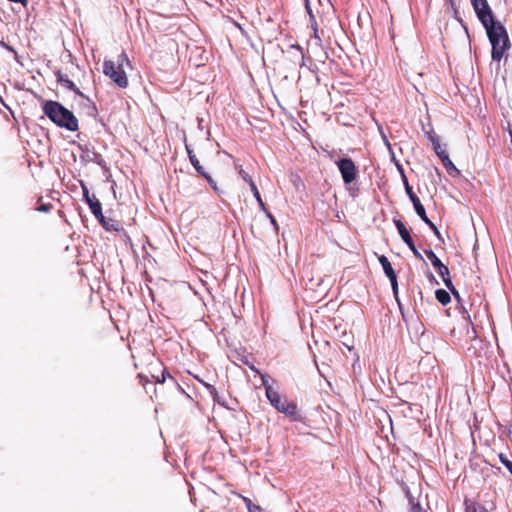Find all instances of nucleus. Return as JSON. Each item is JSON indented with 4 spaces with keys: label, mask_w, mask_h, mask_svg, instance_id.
<instances>
[{
    "label": "nucleus",
    "mask_w": 512,
    "mask_h": 512,
    "mask_svg": "<svg viewBox=\"0 0 512 512\" xmlns=\"http://www.w3.org/2000/svg\"><path fill=\"white\" fill-rule=\"evenodd\" d=\"M499 459L501 463L509 470V472L512 474V462L507 458L506 455L503 453L499 454Z\"/></svg>",
    "instance_id": "24"
},
{
    "label": "nucleus",
    "mask_w": 512,
    "mask_h": 512,
    "mask_svg": "<svg viewBox=\"0 0 512 512\" xmlns=\"http://www.w3.org/2000/svg\"><path fill=\"white\" fill-rule=\"evenodd\" d=\"M89 208L91 210V213L95 216L97 220H102L103 213H102V204L101 202L96 198V196L93 194L91 199H88Z\"/></svg>",
    "instance_id": "9"
},
{
    "label": "nucleus",
    "mask_w": 512,
    "mask_h": 512,
    "mask_svg": "<svg viewBox=\"0 0 512 512\" xmlns=\"http://www.w3.org/2000/svg\"><path fill=\"white\" fill-rule=\"evenodd\" d=\"M414 209L417 213V215L421 218L422 221L429 222V218L426 215V211L424 206L422 205L420 200H417L415 203H413Z\"/></svg>",
    "instance_id": "20"
},
{
    "label": "nucleus",
    "mask_w": 512,
    "mask_h": 512,
    "mask_svg": "<svg viewBox=\"0 0 512 512\" xmlns=\"http://www.w3.org/2000/svg\"><path fill=\"white\" fill-rule=\"evenodd\" d=\"M255 199L257 200L258 204L263 202L261 195L259 194V197L256 196Z\"/></svg>",
    "instance_id": "42"
},
{
    "label": "nucleus",
    "mask_w": 512,
    "mask_h": 512,
    "mask_svg": "<svg viewBox=\"0 0 512 512\" xmlns=\"http://www.w3.org/2000/svg\"><path fill=\"white\" fill-rule=\"evenodd\" d=\"M267 375H261L262 384L265 387V392L267 393V389H273L272 386L269 384Z\"/></svg>",
    "instance_id": "32"
},
{
    "label": "nucleus",
    "mask_w": 512,
    "mask_h": 512,
    "mask_svg": "<svg viewBox=\"0 0 512 512\" xmlns=\"http://www.w3.org/2000/svg\"><path fill=\"white\" fill-rule=\"evenodd\" d=\"M447 288L450 290V292H451V293H452V295L455 297V299H456L458 302H460V300H461L460 294H459L458 290L454 287V285L452 284V286L447 287Z\"/></svg>",
    "instance_id": "33"
},
{
    "label": "nucleus",
    "mask_w": 512,
    "mask_h": 512,
    "mask_svg": "<svg viewBox=\"0 0 512 512\" xmlns=\"http://www.w3.org/2000/svg\"><path fill=\"white\" fill-rule=\"evenodd\" d=\"M101 219L102 220H98V221L101 223V225L107 231H119L121 229V224L119 221L111 219V218H106L104 215H103V218H101Z\"/></svg>",
    "instance_id": "12"
},
{
    "label": "nucleus",
    "mask_w": 512,
    "mask_h": 512,
    "mask_svg": "<svg viewBox=\"0 0 512 512\" xmlns=\"http://www.w3.org/2000/svg\"><path fill=\"white\" fill-rule=\"evenodd\" d=\"M425 255L427 256V258L431 261L433 267L436 269L438 268L440 265H442L443 263L441 262V260L437 257V255L434 253L433 250L431 249H426L424 251Z\"/></svg>",
    "instance_id": "21"
},
{
    "label": "nucleus",
    "mask_w": 512,
    "mask_h": 512,
    "mask_svg": "<svg viewBox=\"0 0 512 512\" xmlns=\"http://www.w3.org/2000/svg\"><path fill=\"white\" fill-rule=\"evenodd\" d=\"M470 2L482 25H486L488 21L495 19L494 13L487 0H470Z\"/></svg>",
    "instance_id": "6"
},
{
    "label": "nucleus",
    "mask_w": 512,
    "mask_h": 512,
    "mask_svg": "<svg viewBox=\"0 0 512 512\" xmlns=\"http://www.w3.org/2000/svg\"><path fill=\"white\" fill-rule=\"evenodd\" d=\"M435 297L442 305H447L451 301L450 294L444 289H438L435 292Z\"/></svg>",
    "instance_id": "18"
},
{
    "label": "nucleus",
    "mask_w": 512,
    "mask_h": 512,
    "mask_svg": "<svg viewBox=\"0 0 512 512\" xmlns=\"http://www.w3.org/2000/svg\"><path fill=\"white\" fill-rule=\"evenodd\" d=\"M151 376L156 383L160 384H163L165 382L166 377L173 379V377L169 374L166 368L160 369L159 373H156L155 371L154 373L151 374Z\"/></svg>",
    "instance_id": "17"
},
{
    "label": "nucleus",
    "mask_w": 512,
    "mask_h": 512,
    "mask_svg": "<svg viewBox=\"0 0 512 512\" xmlns=\"http://www.w3.org/2000/svg\"><path fill=\"white\" fill-rule=\"evenodd\" d=\"M237 169H238V173L240 175V177L246 182L248 183V185H250L251 183H253V179L252 177L242 168V166H237Z\"/></svg>",
    "instance_id": "22"
},
{
    "label": "nucleus",
    "mask_w": 512,
    "mask_h": 512,
    "mask_svg": "<svg viewBox=\"0 0 512 512\" xmlns=\"http://www.w3.org/2000/svg\"><path fill=\"white\" fill-rule=\"evenodd\" d=\"M483 27L486 30L488 39L492 46V60L500 62L506 51L511 46L507 30L504 25L496 19L488 21V23L483 25Z\"/></svg>",
    "instance_id": "1"
},
{
    "label": "nucleus",
    "mask_w": 512,
    "mask_h": 512,
    "mask_svg": "<svg viewBox=\"0 0 512 512\" xmlns=\"http://www.w3.org/2000/svg\"><path fill=\"white\" fill-rule=\"evenodd\" d=\"M343 182L348 185L354 182L358 177V168L354 161L349 157L340 158L335 162Z\"/></svg>",
    "instance_id": "5"
},
{
    "label": "nucleus",
    "mask_w": 512,
    "mask_h": 512,
    "mask_svg": "<svg viewBox=\"0 0 512 512\" xmlns=\"http://www.w3.org/2000/svg\"><path fill=\"white\" fill-rule=\"evenodd\" d=\"M410 502L412 504L411 512H426L419 503H414L413 499H410Z\"/></svg>",
    "instance_id": "30"
},
{
    "label": "nucleus",
    "mask_w": 512,
    "mask_h": 512,
    "mask_svg": "<svg viewBox=\"0 0 512 512\" xmlns=\"http://www.w3.org/2000/svg\"><path fill=\"white\" fill-rule=\"evenodd\" d=\"M378 260H379L386 276L388 278H394V276H396V273H395L391 263L389 262L388 258L384 255H381L378 257Z\"/></svg>",
    "instance_id": "13"
},
{
    "label": "nucleus",
    "mask_w": 512,
    "mask_h": 512,
    "mask_svg": "<svg viewBox=\"0 0 512 512\" xmlns=\"http://www.w3.org/2000/svg\"><path fill=\"white\" fill-rule=\"evenodd\" d=\"M266 216L270 219V221L274 225V227L276 229H278V223H277L276 219L274 218V216L270 212H267Z\"/></svg>",
    "instance_id": "37"
},
{
    "label": "nucleus",
    "mask_w": 512,
    "mask_h": 512,
    "mask_svg": "<svg viewBox=\"0 0 512 512\" xmlns=\"http://www.w3.org/2000/svg\"><path fill=\"white\" fill-rule=\"evenodd\" d=\"M205 386L208 388L210 394L214 397V399H216V396H217L216 388L209 384H205Z\"/></svg>",
    "instance_id": "36"
},
{
    "label": "nucleus",
    "mask_w": 512,
    "mask_h": 512,
    "mask_svg": "<svg viewBox=\"0 0 512 512\" xmlns=\"http://www.w3.org/2000/svg\"><path fill=\"white\" fill-rule=\"evenodd\" d=\"M83 196L87 203H88V199H91V197H92V195L89 194V191L85 186H83Z\"/></svg>",
    "instance_id": "39"
},
{
    "label": "nucleus",
    "mask_w": 512,
    "mask_h": 512,
    "mask_svg": "<svg viewBox=\"0 0 512 512\" xmlns=\"http://www.w3.org/2000/svg\"><path fill=\"white\" fill-rule=\"evenodd\" d=\"M185 148H186L187 154L189 156V160H190L192 166L197 171V173L200 174L202 177H204L207 180V182L212 183V177L207 172H205L204 168L201 166V164H200L198 158L196 157V155L194 154L193 150L190 149V147L187 144L185 145Z\"/></svg>",
    "instance_id": "8"
},
{
    "label": "nucleus",
    "mask_w": 512,
    "mask_h": 512,
    "mask_svg": "<svg viewBox=\"0 0 512 512\" xmlns=\"http://www.w3.org/2000/svg\"><path fill=\"white\" fill-rule=\"evenodd\" d=\"M391 282V286L394 292V295L397 297L398 294V283H397V276H394V278H389Z\"/></svg>",
    "instance_id": "31"
},
{
    "label": "nucleus",
    "mask_w": 512,
    "mask_h": 512,
    "mask_svg": "<svg viewBox=\"0 0 512 512\" xmlns=\"http://www.w3.org/2000/svg\"><path fill=\"white\" fill-rule=\"evenodd\" d=\"M310 19H311V28L313 30L312 37L315 40V45L321 46L322 45V38H321V33L319 31V28H318L317 21L315 20V17L312 14H310Z\"/></svg>",
    "instance_id": "16"
},
{
    "label": "nucleus",
    "mask_w": 512,
    "mask_h": 512,
    "mask_svg": "<svg viewBox=\"0 0 512 512\" xmlns=\"http://www.w3.org/2000/svg\"><path fill=\"white\" fill-rule=\"evenodd\" d=\"M138 378L140 380V383L142 384L143 387L146 386L147 383H149V379L147 376H144L143 374H139L138 375Z\"/></svg>",
    "instance_id": "35"
},
{
    "label": "nucleus",
    "mask_w": 512,
    "mask_h": 512,
    "mask_svg": "<svg viewBox=\"0 0 512 512\" xmlns=\"http://www.w3.org/2000/svg\"><path fill=\"white\" fill-rule=\"evenodd\" d=\"M267 398L278 412L285 414L291 421L302 420L297 404L293 401H288L287 398L281 397L278 391L267 389Z\"/></svg>",
    "instance_id": "4"
},
{
    "label": "nucleus",
    "mask_w": 512,
    "mask_h": 512,
    "mask_svg": "<svg viewBox=\"0 0 512 512\" xmlns=\"http://www.w3.org/2000/svg\"><path fill=\"white\" fill-rule=\"evenodd\" d=\"M244 500H245V502H246V505H247V508H248V511H249V512H262L261 507H260V506H258V505H254V504H252V502H251V500H250V499L245 498Z\"/></svg>",
    "instance_id": "25"
},
{
    "label": "nucleus",
    "mask_w": 512,
    "mask_h": 512,
    "mask_svg": "<svg viewBox=\"0 0 512 512\" xmlns=\"http://www.w3.org/2000/svg\"><path fill=\"white\" fill-rule=\"evenodd\" d=\"M208 183L210 184V186L212 187V189L214 191H216V192L218 191L217 184H216V182L213 179H212V183L211 182H208Z\"/></svg>",
    "instance_id": "41"
},
{
    "label": "nucleus",
    "mask_w": 512,
    "mask_h": 512,
    "mask_svg": "<svg viewBox=\"0 0 512 512\" xmlns=\"http://www.w3.org/2000/svg\"><path fill=\"white\" fill-rule=\"evenodd\" d=\"M466 512H488L486 508L480 505H476L472 503L470 505H466Z\"/></svg>",
    "instance_id": "23"
},
{
    "label": "nucleus",
    "mask_w": 512,
    "mask_h": 512,
    "mask_svg": "<svg viewBox=\"0 0 512 512\" xmlns=\"http://www.w3.org/2000/svg\"><path fill=\"white\" fill-rule=\"evenodd\" d=\"M292 49H295L298 52V55L300 56V59L303 61L304 60V55H303L302 48L299 45H296V46H292Z\"/></svg>",
    "instance_id": "38"
},
{
    "label": "nucleus",
    "mask_w": 512,
    "mask_h": 512,
    "mask_svg": "<svg viewBox=\"0 0 512 512\" xmlns=\"http://www.w3.org/2000/svg\"><path fill=\"white\" fill-rule=\"evenodd\" d=\"M439 158L449 175L455 176L459 174V170L455 167L446 152L439 153Z\"/></svg>",
    "instance_id": "10"
},
{
    "label": "nucleus",
    "mask_w": 512,
    "mask_h": 512,
    "mask_svg": "<svg viewBox=\"0 0 512 512\" xmlns=\"http://www.w3.org/2000/svg\"><path fill=\"white\" fill-rule=\"evenodd\" d=\"M409 249L412 251L413 255L417 258V259H420V260H423V257L421 255V253L418 251V249L416 248L415 244H414V241H411L410 243L406 244Z\"/></svg>",
    "instance_id": "27"
},
{
    "label": "nucleus",
    "mask_w": 512,
    "mask_h": 512,
    "mask_svg": "<svg viewBox=\"0 0 512 512\" xmlns=\"http://www.w3.org/2000/svg\"><path fill=\"white\" fill-rule=\"evenodd\" d=\"M259 207L267 215V212H269V211H268L265 203L264 202L259 203Z\"/></svg>",
    "instance_id": "40"
},
{
    "label": "nucleus",
    "mask_w": 512,
    "mask_h": 512,
    "mask_svg": "<svg viewBox=\"0 0 512 512\" xmlns=\"http://www.w3.org/2000/svg\"><path fill=\"white\" fill-rule=\"evenodd\" d=\"M394 224L398 230V233L401 237V239L406 243H410L411 241H413L411 235H410V232L409 230L407 229V227L405 226V224L399 220V219H394Z\"/></svg>",
    "instance_id": "11"
},
{
    "label": "nucleus",
    "mask_w": 512,
    "mask_h": 512,
    "mask_svg": "<svg viewBox=\"0 0 512 512\" xmlns=\"http://www.w3.org/2000/svg\"><path fill=\"white\" fill-rule=\"evenodd\" d=\"M132 69V64L125 52L117 55L115 59L105 60L103 73L119 88L125 89L129 85L127 70Z\"/></svg>",
    "instance_id": "3"
},
{
    "label": "nucleus",
    "mask_w": 512,
    "mask_h": 512,
    "mask_svg": "<svg viewBox=\"0 0 512 512\" xmlns=\"http://www.w3.org/2000/svg\"><path fill=\"white\" fill-rule=\"evenodd\" d=\"M438 274L440 275V277L442 278L444 284L446 287H450L452 286V281H451V278H450V271L448 269V267L444 264L440 265L438 268H436Z\"/></svg>",
    "instance_id": "14"
},
{
    "label": "nucleus",
    "mask_w": 512,
    "mask_h": 512,
    "mask_svg": "<svg viewBox=\"0 0 512 512\" xmlns=\"http://www.w3.org/2000/svg\"><path fill=\"white\" fill-rule=\"evenodd\" d=\"M401 171V176H402V180H403V184H404V187H405V191L409 197V199L411 200L412 203H415L417 200H420L417 195L413 192V189L412 187L410 186L409 182H408V179L404 173V171L402 169H400Z\"/></svg>",
    "instance_id": "15"
},
{
    "label": "nucleus",
    "mask_w": 512,
    "mask_h": 512,
    "mask_svg": "<svg viewBox=\"0 0 512 512\" xmlns=\"http://www.w3.org/2000/svg\"><path fill=\"white\" fill-rule=\"evenodd\" d=\"M426 224L430 227V229L433 231L436 237L440 239L441 235L436 225L431 220H429V222H426Z\"/></svg>",
    "instance_id": "29"
},
{
    "label": "nucleus",
    "mask_w": 512,
    "mask_h": 512,
    "mask_svg": "<svg viewBox=\"0 0 512 512\" xmlns=\"http://www.w3.org/2000/svg\"><path fill=\"white\" fill-rule=\"evenodd\" d=\"M53 208V205L51 203H43L40 204L36 209L40 212L48 213Z\"/></svg>",
    "instance_id": "28"
},
{
    "label": "nucleus",
    "mask_w": 512,
    "mask_h": 512,
    "mask_svg": "<svg viewBox=\"0 0 512 512\" xmlns=\"http://www.w3.org/2000/svg\"><path fill=\"white\" fill-rule=\"evenodd\" d=\"M409 249L412 251L413 255L417 258V259H420V260H423V257L421 255V253L418 251V249L416 248L415 244H414V241H411L410 243L406 244Z\"/></svg>",
    "instance_id": "26"
},
{
    "label": "nucleus",
    "mask_w": 512,
    "mask_h": 512,
    "mask_svg": "<svg viewBox=\"0 0 512 512\" xmlns=\"http://www.w3.org/2000/svg\"><path fill=\"white\" fill-rule=\"evenodd\" d=\"M428 138L432 142L433 149L438 157H439V153L446 152L445 150H443L441 148L439 137L437 136V134L435 132L428 133Z\"/></svg>",
    "instance_id": "19"
},
{
    "label": "nucleus",
    "mask_w": 512,
    "mask_h": 512,
    "mask_svg": "<svg viewBox=\"0 0 512 512\" xmlns=\"http://www.w3.org/2000/svg\"><path fill=\"white\" fill-rule=\"evenodd\" d=\"M54 74L56 76L57 82L61 86L65 87L66 89H68L70 91H73L75 94L79 95L80 97H82L90 102V99L83 92H81L78 87H76L74 82H72L68 78L67 74L63 73L61 70L55 71Z\"/></svg>",
    "instance_id": "7"
},
{
    "label": "nucleus",
    "mask_w": 512,
    "mask_h": 512,
    "mask_svg": "<svg viewBox=\"0 0 512 512\" xmlns=\"http://www.w3.org/2000/svg\"><path fill=\"white\" fill-rule=\"evenodd\" d=\"M249 186H250V189H251V191H252V193H253L254 197H256V196H258V197H259L260 192H259V190H258V188H257V186H256V184H255V182L251 183Z\"/></svg>",
    "instance_id": "34"
},
{
    "label": "nucleus",
    "mask_w": 512,
    "mask_h": 512,
    "mask_svg": "<svg viewBox=\"0 0 512 512\" xmlns=\"http://www.w3.org/2000/svg\"><path fill=\"white\" fill-rule=\"evenodd\" d=\"M42 110L55 125L75 132L79 129L76 116L58 101L46 100L42 103Z\"/></svg>",
    "instance_id": "2"
},
{
    "label": "nucleus",
    "mask_w": 512,
    "mask_h": 512,
    "mask_svg": "<svg viewBox=\"0 0 512 512\" xmlns=\"http://www.w3.org/2000/svg\"><path fill=\"white\" fill-rule=\"evenodd\" d=\"M92 109H93V111H96V107L93 103H92Z\"/></svg>",
    "instance_id": "43"
}]
</instances>
